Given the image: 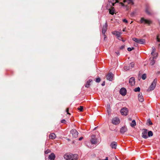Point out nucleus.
Listing matches in <instances>:
<instances>
[{
	"mask_svg": "<svg viewBox=\"0 0 160 160\" xmlns=\"http://www.w3.org/2000/svg\"><path fill=\"white\" fill-rule=\"evenodd\" d=\"M64 158L66 160H77L78 158L77 154L67 153L64 155Z\"/></svg>",
	"mask_w": 160,
	"mask_h": 160,
	"instance_id": "nucleus-1",
	"label": "nucleus"
},
{
	"mask_svg": "<svg viewBox=\"0 0 160 160\" xmlns=\"http://www.w3.org/2000/svg\"><path fill=\"white\" fill-rule=\"evenodd\" d=\"M157 80V79L156 78H155L154 80L151 85L150 86L149 88L147 90L149 92L152 91L154 89L156 86Z\"/></svg>",
	"mask_w": 160,
	"mask_h": 160,
	"instance_id": "nucleus-2",
	"label": "nucleus"
},
{
	"mask_svg": "<svg viewBox=\"0 0 160 160\" xmlns=\"http://www.w3.org/2000/svg\"><path fill=\"white\" fill-rule=\"evenodd\" d=\"M140 23H142L144 22L145 24H147L148 25H149L152 23V21L150 20L146 19L143 18H141L140 20Z\"/></svg>",
	"mask_w": 160,
	"mask_h": 160,
	"instance_id": "nucleus-3",
	"label": "nucleus"
},
{
	"mask_svg": "<svg viewBox=\"0 0 160 160\" xmlns=\"http://www.w3.org/2000/svg\"><path fill=\"white\" fill-rule=\"evenodd\" d=\"M132 40L135 42L140 44H143L145 42L144 40L142 39H138L133 38H132Z\"/></svg>",
	"mask_w": 160,
	"mask_h": 160,
	"instance_id": "nucleus-4",
	"label": "nucleus"
},
{
	"mask_svg": "<svg viewBox=\"0 0 160 160\" xmlns=\"http://www.w3.org/2000/svg\"><path fill=\"white\" fill-rule=\"evenodd\" d=\"M121 113L122 115L126 116L128 112V110L126 107H124L121 110Z\"/></svg>",
	"mask_w": 160,
	"mask_h": 160,
	"instance_id": "nucleus-5",
	"label": "nucleus"
},
{
	"mask_svg": "<svg viewBox=\"0 0 160 160\" xmlns=\"http://www.w3.org/2000/svg\"><path fill=\"white\" fill-rule=\"evenodd\" d=\"M142 137L143 138L146 139L148 138L147 136L148 130L145 129H143L142 130Z\"/></svg>",
	"mask_w": 160,
	"mask_h": 160,
	"instance_id": "nucleus-6",
	"label": "nucleus"
},
{
	"mask_svg": "<svg viewBox=\"0 0 160 160\" xmlns=\"http://www.w3.org/2000/svg\"><path fill=\"white\" fill-rule=\"evenodd\" d=\"M71 132L72 134L73 137L76 138L78 137V132L76 129H72L71 131Z\"/></svg>",
	"mask_w": 160,
	"mask_h": 160,
	"instance_id": "nucleus-7",
	"label": "nucleus"
},
{
	"mask_svg": "<svg viewBox=\"0 0 160 160\" xmlns=\"http://www.w3.org/2000/svg\"><path fill=\"white\" fill-rule=\"evenodd\" d=\"M107 22H106L104 25L102 27V34L104 36V38L106 37V36L105 35V33L107 30Z\"/></svg>",
	"mask_w": 160,
	"mask_h": 160,
	"instance_id": "nucleus-8",
	"label": "nucleus"
},
{
	"mask_svg": "<svg viewBox=\"0 0 160 160\" xmlns=\"http://www.w3.org/2000/svg\"><path fill=\"white\" fill-rule=\"evenodd\" d=\"M91 142L92 144H95L97 143V142L96 139H95V135H93L91 136Z\"/></svg>",
	"mask_w": 160,
	"mask_h": 160,
	"instance_id": "nucleus-9",
	"label": "nucleus"
},
{
	"mask_svg": "<svg viewBox=\"0 0 160 160\" xmlns=\"http://www.w3.org/2000/svg\"><path fill=\"white\" fill-rule=\"evenodd\" d=\"M113 74L111 73H109L107 75V80L111 81L112 80L113 78Z\"/></svg>",
	"mask_w": 160,
	"mask_h": 160,
	"instance_id": "nucleus-10",
	"label": "nucleus"
},
{
	"mask_svg": "<svg viewBox=\"0 0 160 160\" xmlns=\"http://www.w3.org/2000/svg\"><path fill=\"white\" fill-rule=\"evenodd\" d=\"M112 123L115 125L118 124L120 122V120L119 118H115L112 120Z\"/></svg>",
	"mask_w": 160,
	"mask_h": 160,
	"instance_id": "nucleus-11",
	"label": "nucleus"
},
{
	"mask_svg": "<svg viewBox=\"0 0 160 160\" xmlns=\"http://www.w3.org/2000/svg\"><path fill=\"white\" fill-rule=\"evenodd\" d=\"M126 90L124 88H122L119 91L120 93L123 96H124L126 94Z\"/></svg>",
	"mask_w": 160,
	"mask_h": 160,
	"instance_id": "nucleus-12",
	"label": "nucleus"
},
{
	"mask_svg": "<svg viewBox=\"0 0 160 160\" xmlns=\"http://www.w3.org/2000/svg\"><path fill=\"white\" fill-rule=\"evenodd\" d=\"M111 6L110 8H108V7H107V9H108L109 11V12L110 14L113 15L114 13L115 8L114 7H112V6Z\"/></svg>",
	"mask_w": 160,
	"mask_h": 160,
	"instance_id": "nucleus-13",
	"label": "nucleus"
},
{
	"mask_svg": "<svg viewBox=\"0 0 160 160\" xmlns=\"http://www.w3.org/2000/svg\"><path fill=\"white\" fill-rule=\"evenodd\" d=\"M129 83L131 86H133L135 84V82L134 77H132L130 78Z\"/></svg>",
	"mask_w": 160,
	"mask_h": 160,
	"instance_id": "nucleus-14",
	"label": "nucleus"
},
{
	"mask_svg": "<svg viewBox=\"0 0 160 160\" xmlns=\"http://www.w3.org/2000/svg\"><path fill=\"white\" fill-rule=\"evenodd\" d=\"M112 33L114 35H115L117 36V38H121V33L117 31H114L112 32Z\"/></svg>",
	"mask_w": 160,
	"mask_h": 160,
	"instance_id": "nucleus-15",
	"label": "nucleus"
},
{
	"mask_svg": "<svg viewBox=\"0 0 160 160\" xmlns=\"http://www.w3.org/2000/svg\"><path fill=\"white\" fill-rule=\"evenodd\" d=\"M55 158V155L53 153H52L48 156L49 160H54Z\"/></svg>",
	"mask_w": 160,
	"mask_h": 160,
	"instance_id": "nucleus-16",
	"label": "nucleus"
},
{
	"mask_svg": "<svg viewBox=\"0 0 160 160\" xmlns=\"http://www.w3.org/2000/svg\"><path fill=\"white\" fill-rule=\"evenodd\" d=\"M138 99L139 102H142L144 101V98L141 93H140L138 95Z\"/></svg>",
	"mask_w": 160,
	"mask_h": 160,
	"instance_id": "nucleus-17",
	"label": "nucleus"
},
{
	"mask_svg": "<svg viewBox=\"0 0 160 160\" xmlns=\"http://www.w3.org/2000/svg\"><path fill=\"white\" fill-rule=\"evenodd\" d=\"M108 1L109 3H111V5L112 6H114L115 3L118 2V0H108Z\"/></svg>",
	"mask_w": 160,
	"mask_h": 160,
	"instance_id": "nucleus-18",
	"label": "nucleus"
},
{
	"mask_svg": "<svg viewBox=\"0 0 160 160\" xmlns=\"http://www.w3.org/2000/svg\"><path fill=\"white\" fill-rule=\"evenodd\" d=\"M127 131V128L125 126L122 127L120 129V132L122 133L123 134L124 132Z\"/></svg>",
	"mask_w": 160,
	"mask_h": 160,
	"instance_id": "nucleus-19",
	"label": "nucleus"
},
{
	"mask_svg": "<svg viewBox=\"0 0 160 160\" xmlns=\"http://www.w3.org/2000/svg\"><path fill=\"white\" fill-rule=\"evenodd\" d=\"M117 146V143L115 142H112L110 144V146L112 148L116 149Z\"/></svg>",
	"mask_w": 160,
	"mask_h": 160,
	"instance_id": "nucleus-20",
	"label": "nucleus"
},
{
	"mask_svg": "<svg viewBox=\"0 0 160 160\" xmlns=\"http://www.w3.org/2000/svg\"><path fill=\"white\" fill-rule=\"evenodd\" d=\"M49 138L51 139H55L56 137V135L54 133H52L49 135Z\"/></svg>",
	"mask_w": 160,
	"mask_h": 160,
	"instance_id": "nucleus-21",
	"label": "nucleus"
},
{
	"mask_svg": "<svg viewBox=\"0 0 160 160\" xmlns=\"http://www.w3.org/2000/svg\"><path fill=\"white\" fill-rule=\"evenodd\" d=\"M123 2L124 3H127L128 4H133L132 0H123Z\"/></svg>",
	"mask_w": 160,
	"mask_h": 160,
	"instance_id": "nucleus-22",
	"label": "nucleus"
},
{
	"mask_svg": "<svg viewBox=\"0 0 160 160\" xmlns=\"http://www.w3.org/2000/svg\"><path fill=\"white\" fill-rule=\"evenodd\" d=\"M92 80L89 79L87 82V83L86 84L85 86L86 88H88L90 85V83L91 82Z\"/></svg>",
	"mask_w": 160,
	"mask_h": 160,
	"instance_id": "nucleus-23",
	"label": "nucleus"
},
{
	"mask_svg": "<svg viewBox=\"0 0 160 160\" xmlns=\"http://www.w3.org/2000/svg\"><path fill=\"white\" fill-rule=\"evenodd\" d=\"M124 69L125 70L127 71L128 70H129L130 69H131V68L130 67V66L129 65L128 66H126L124 67Z\"/></svg>",
	"mask_w": 160,
	"mask_h": 160,
	"instance_id": "nucleus-24",
	"label": "nucleus"
},
{
	"mask_svg": "<svg viewBox=\"0 0 160 160\" xmlns=\"http://www.w3.org/2000/svg\"><path fill=\"white\" fill-rule=\"evenodd\" d=\"M136 125V123L135 120L132 121V123L131 124V126L132 127Z\"/></svg>",
	"mask_w": 160,
	"mask_h": 160,
	"instance_id": "nucleus-25",
	"label": "nucleus"
},
{
	"mask_svg": "<svg viewBox=\"0 0 160 160\" xmlns=\"http://www.w3.org/2000/svg\"><path fill=\"white\" fill-rule=\"evenodd\" d=\"M148 137H150L152 136L153 133L152 131H149L148 132Z\"/></svg>",
	"mask_w": 160,
	"mask_h": 160,
	"instance_id": "nucleus-26",
	"label": "nucleus"
},
{
	"mask_svg": "<svg viewBox=\"0 0 160 160\" xmlns=\"http://www.w3.org/2000/svg\"><path fill=\"white\" fill-rule=\"evenodd\" d=\"M149 8L147 7L146 8V12L148 15H151V13L148 11Z\"/></svg>",
	"mask_w": 160,
	"mask_h": 160,
	"instance_id": "nucleus-27",
	"label": "nucleus"
},
{
	"mask_svg": "<svg viewBox=\"0 0 160 160\" xmlns=\"http://www.w3.org/2000/svg\"><path fill=\"white\" fill-rule=\"evenodd\" d=\"M140 88L139 87L135 88L134 89V91L135 92H139L140 91Z\"/></svg>",
	"mask_w": 160,
	"mask_h": 160,
	"instance_id": "nucleus-28",
	"label": "nucleus"
},
{
	"mask_svg": "<svg viewBox=\"0 0 160 160\" xmlns=\"http://www.w3.org/2000/svg\"><path fill=\"white\" fill-rule=\"evenodd\" d=\"M147 78L146 75L145 74H142V78L143 80H145Z\"/></svg>",
	"mask_w": 160,
	"mask_h": 160,
	"instance_id": "nucleus-29",
	"label": "nucleus"
},
{
	"mask_svg": "<svg viewBox=\"0 0 160 160\" xmlns=\"http://www.w3.org/2000/svg\"><path fill=\"white\" fill-rule=\"evenodd\" d=\"M78 110H79L80 112H82L83 111V107L82 106H80L79 108H78Z\"/></svg>",
	"mask_w": 160,
	"mask_h": 160,
	"instance_id": "nucleus-30",
	"label": "nucleus"
},
{
	"mask_svg": "<svg viewBox=\"0 0 160 160\" xmlns=\"http://www.w3.org/2000/svg\"><path fill=\"white\" fill-rule=\"evenodd\" d=\"M129 65L130 66V67L131 68H132L134 67V63L133 62H132L129 64Z\"/></svg>",
	"mask_w": 160,
	"mask_h": 160,
	"instance_id": "nucleus-31",
	"label": "nucleus"
},
{
	"mask_svg": "<svg viewBox=\"0 0 160 160\" xmlns=\"http://www.w3.org/2000/svg\"><path fill=\"white\" fill-rule=\"evenodd\" d=\"M134 49V48L133 47L131 48H128L127 49V50L128 51L130 52L132 50H133Z\"/></svg>",
	"mask_w": 160,
	"mask_h": 160,
	"instance_id": "nucleus-32",
	"label": "nucleus"
},
{
	"mask_svg": "<svg viewBox=\"0 0 160 160\" xmlns=\"http://www.w3.org/2000/svg\"><path fill=\"white\" fill-rule=\"evenodd\" d=\"M155 48H152V52H151V54L152 55H153V53H154L155 52Z\"/></svg>",
	"mask_w": 160,
	"mask_h": 160,
	"instance_id": "nucleus-33",
	"label": "nucleus"
},
{
	"mask_svg": "<svg viewBox=\"0 0 160 160\" xmlns=\"http://www.w3.org/2000/svg\"><path fill=\"white\" fill-rule=\"evenodd\" d=\"M100 80H101L100 78H97L96 79V81L97 82H99L100 81Z\"/></svg>",
	"mask_w": 160,
	"mask_h": 160,
	"instance_id": "nucleus-34",
	"label": "nucleus"
},
{
	"mask_svg": "<svg viewBox=\"0 0 160 160\" xmlns=\"http://www.w3.org/2000/svg\"><path fill=\"white\" fill-rule=\"evenodd\" d=\"M148 122L149 123V125H152V123L150 119H148Z\"/></svg>",
	"mask_w": 160,
	"mask_h": 160,
	"instance_id": "nucleus-35",
	"label": "nucleus"
},
{
	"mask_svg": "<svg viewBox=\"0 0 160 160\" xmlns=\"http://www.w3.org/2000/svg\"><path fill=\"white\" fill-rule=\"evenodd\" d=\"M155 63V61L154 60H152L150 62V64L151 65H152Z\"/></svg>",
	"mask_w": 160,
	"mask_h": 160,
	"instance_id": "nucleus-36",
	"label": "nucleus"
},
{
	"mask_svg": "<svg viewBox=\"0 0 160 160\" xmlns=\"http://www.w3.org/2000/svg\"><path fill=\"white\" fill-rule=\"evenodd\" d=\"M157 41L158 42H160V38H159V35H157Z\"/></svg>",
	"mask_w": 160,
	"mask_h": 160,
	"instance_id": "nucleus-37",
	"label": "nucleus"
},
{
	"mask_svg": "<svg viewBox=\"0 0 160 160\" xmlns=\"http://www.w3.org/2000/svg\"><path fill=\"white\" fill-rule=\"evenodd\" d=\"M50 152V150L48 149L45 151V153L46 154H47Z\"/></svg>",
	"mask_w": 160,
	"mask_h": 160,
	"instance_id": "nucleus-38",
	"label": "nucleus"
},
{
	"mask_svg": "<svg viewBox=\"0 0 160 160\" xmlns=\"http://www.w3.org/2000/svg\"><path fill=\"white\" fill-rule=\"evenodd\" d=\"M122 21L123 22H124L126 23H127L128 22V21L126 19H123Z\"/></svg>",
	"mask_w": 160,
	"mask_h": 160,
	"instance_id": "nucleus-39",
	"label": "nucleus"
},
{
	"mask_svg": "<svg viewBox=\"0 0 160 160\" xmlns=\"http://www.w3.org/2000/svg\"><path fill=\"white\" fill-rule=\"evenodd\" d=\"M125 47V46L124 45H122L120 48V49H123Z\"/></svg>",
	"mask_w": 160,
	"mask_h": 160,
	"instance_id": "nucleus-40",
	"label": "nucleus"
},
{
	"mask_svg": "<svg viewBox=\"0 0 160 160\" xmlns=\"http://www.w3.org/2000/svg\"><path fill=\"white\" fill-rule=\"evenodd\" d=\"M68 111H69V108H67V109H66V112L68 114H70V113H69L68 112Z\"/></svg>",
	"mask_w": 160,
	"mask_h": 160,
	"instance_id": "nucleus-41",
	"label": "nucleus"
},
{
	"mask_svg": "<svg viewBox=\"0 0 160 160\" xmlns=\"http://www.w3.org/2000/svg\"><path fill=\"white\" fill-rule=\"evenodd\" d=\"M61 122L62 123H65L66 121L64 119H63L61 120Z\"/></svg>",
	"mask_w": 160,
	"mask_h": 160,
	"instance_id": "nucleus-42",
	"label": "nucleus"
},
{
	"mask_svg": "<svg viewBox=\"0 0 160 160\" xmlns=\"http://www.w3.org/2000/svg\"><path fill=\"white\" fill-rule=\"evenodd\" d=\"M122 6H124L125 5L122 2H121L119 3Z\"/></svg>",
	"mask_w": 160,
	"mask_h": 160,
	"instance_id": "nucleus-43",
	"label": "nucleus"
},
{
	"mask_svg": "<svg viewBox=\"0 0 160 160\" xmlns=\"http://www.w3.org/2000/svg\"><path fill=\"white\" fill-rule=\"evenodd\" d=\"M115 53L117 54L118 55H119V51L116 52Z\"/></svg>",
	"mask_w": 160,
	"mask_h": 160,
	"instance_id": "nucleus-44",
	"label": "nucleus"
},
{
	"mask_svg": "<svg viewBox=\"0 0 160 160\" xmlns=\"http://www.w3.org/2000/svg\"><path fill=\"white\" fill-rule=\"evenodd\" d=\"M105 82H103L102 83V86H104L105 85Z\"/></svg>",
	"mask_w": 160,
	"mask_h": 160,
	"instance_id": "nucleus-45",
	"label": "nucleus"
},
{
	"mask_svg": "<svg viewBox=\"0 0 160 160\" xmlns=\"http://www.w3.org/2000/svg\"><path fill=\"white\" fill-rule=\"evenodd\" d=\"M83 138L82 137H80L79 138V141L81 140Z\"/></svg>",
	"mask_w": 160,
	"mask_h": 160,
	"instance_id": "nucleus-46",
	"label": "nucleus"
},
{
	"mask_svg": "<svg viewBox=\"0 0 160 160\" xmlns=\"http://www.w3.org/2000/svg\"><path fill=\"white\" fill-rule=\"evenodd\" d=\"M101 160H108V157H106V158L104 159H102Z\"/></svg>",
	"mask_w": 160,
	"mask_h": 160,
	"instance_id": "nucleus-47",
	"label": "nucleus"
},
{
	"mask_svg": "<svg viewBox=\"0 0 160 160\" xmlns=\"http://www.w3.org/2000/svg\"><path fill=\"white\" fill-rule=\"evenodd\" d=\"M118 39H119L120 40H121L122 39V38L121 37V38H117Z\"/></svg>",
	"mask_w": 160,
	"mask_h": 160,
	"instance_id": "nucleus-48",
	"label": "nucleus"
},
{
	"mask_svg": "<svg viewBox=\"0 0 160 160\" xmlns=\"http://www.w3.org/2000/svg\"><path fill=\"white\" fill-rule=\"evenodd\" d=\"M123 42H124L125 41L124 40H123L122 39V40Z\"/></svg>",
	"mask_w": 160,
	"mask_h": 160,
	"instance_id": "nucleus-49",
	"label": "nucleus"
},
{
	"mask_svg": "<svg viewBox=\"0 0 160 160\" xmlns=\"http://www.w3.org/2000/svg\"><path fill=\"white\" fill-rule=\"evenodd\" d=\"M116 160H118V159H117V157H116Z\"/></svg>",
	"mask_w": 160,
	"mask_h": 160,
	"instance_id": "nucleus-50",
	"label": "nucleus"
},
{
	"mask_svg": "<svg viewBox=\"0 0 160 160\" xmlns=\"http://www.w3.org/2000/svg\"><path fill=\"white\" fill-rule=\"evenodd\" d=\"M125 31V30H124V29H123V31Z\"/></svg>",
	"mask_w": 160,
	"mask_h": 160,
	"instance_id": "nucleus-51",
	"label": "nucleus"
},
{
	"mask_svg": "<svg viewBox=\"0 0 160 160\" xmlns=\"http://www.w3.org/2000/svg\"><path fill=\"white\" fill-rule=\"evenodd\" d=\"M96 128H97V127H95V128H94V130H95V129H96Z\"/></svg>",
	"mask_w": 160,
	"mask_h": 160,
	"instance_id": "nucleus-52",
	"label": "nucleus"
},
{
	"mask_svg": "<svg viewBox=\"0 0 160 160\" xmlns=\"http://www.w3.org/2000/svg\"><path fill=\"white\" fill-rule=\"evenodd\" d=\"M132 21L131 23H132Z\"/></svg>",
	"mask_w": 160,
	"mask_h": 160,
	"instance_id": "nucleus-53",
	"label": "nucleus"
},
{
	"mask_svg": "<svg viewBox=\"0 0 160 160\" xmlns=\"http://www.w3.org/2000/svg\"><path fill=\"white\" fill-rule=\"evenodd\" d=\"M159 46H160V44H159Z\"/></svg>",
	"mask_w": 160,
	"mask_h": 160,
	"instance_id": "nucleus-54",
	"label": "nucleus"
}]
</instances>
